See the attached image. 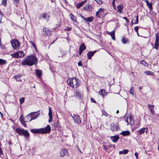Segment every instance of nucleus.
Wrapping results in <instances>:
<instances>
[{"label": "nucleus", "mask_w": 159, "mask_h": 159, "mask_svg": "<svg viewBox=\"0 0 159 159\" xmlns=\"http://www.w3.org/2000/svg\"><path fill=\"white\" fill-rule=\"evenodd\" d=\"M20 122L22 124H23V123H25V120L24 119V120L23 118L22 117V116H20Z\"/></svg>", "instance_id": "ea45409f"}, {"label": "nucleus", "mask_w": 159, "mask_h": 159, "mask_svg": "<svg viewBox=\"0 0 159 159\" xmlns=\"http://www.w3.org/2000/svg\"><path fill=\"white\" fill-rule=\"evenodd\" d=\"M48 116L49 117L48 122H51L52 121V115L51 109L50 108H49V109Z\"/></svg>", "instance_id": "2eb2a0df"}, {"label": "nucleus", "mask_w": 159, "mask_h": 159, "mask_svg": "<svg viewBox=\"0 0 159 159\" xmlns=\"http://www.w3.org/2000/svg\"><path fill=\"white\" fill-rule=\"evenodd\" d=\"M99 94L102 96V97L104 98V96L107 94V93H106L104 90L102 89L99 91Z\"/></svg>", "instance_id": "a878e982"}, {"label": "nucleus", "mask_w": 159, "mask_h": 159, "mask_svg": "<svg viewBox=\"0 0 159 159\" xmlns=\"http://www.w3.org/2000/svg\"><path fill=\"white\" fill-rule=\"evenodd\" d=\"M0 116H1V117H3V114H2L1 112L0 111Z\"/></svg>", "instance_id": "338daca9"}, {"label": "nucleus", "mask_w": 159, "mask_h": 159, "mask_svg": "<svg viewBox=\"0 0 159 159\" xmlns=\"http://www.w3.org/2000/svg\"><path fill=\"white\" fill-rule=\"evenodd\" d=\"M3 154V152L1 148H0V156Z\"/></svg>", "instance_id": "bf43d9fd"}, {"label": "nucleus", "mask_w": 159, "mask_h": 159, "mask_svg": "<svg viewBox=\"0 0 159 159\" xmlns=\"http://www.w3.org/2000/svg\"><path fill=\"white\" fill-rule=\"evenodd\" d=\"M134 155L137 159H138V153L137 152H136L135 153Z\"/></svg>", "instance_id": "6e6d98bb"}, {"label": "nucleus", "mask_w": 159, "mask_h": 159, "mask_svg": "<svg viewBox=\"0 0 159 159\" xmlns=\"http://www.w3.org/2000/svg\"><path fill=\"white\" fill-rule=\"evenodd\" d=\"M25 127H26V125H25V123H23V124H22Z\"/></svg>", "instance_id": "774afa93"}, {"label": "nucleus", "mask_w": 159, "mask_h": 159, "mask_svg": "<svg viewBox=\"0 0 159 159\" xmlns=\"http://www.w3.org/2000/svg\"><path fill=\"white\" fill-rule=\"evenodd\" d=\"M71 30V28L69 27H67L65 29V30H66L68 31H70Z\"/></svg>", "instance_id": "864d4df0"}, {"label": "nucleus", "mask_w": 159, "mask_h": 159, "mask_svg": "<svg viewBox=\"0 0 159 159\" xmlns=\"http://www.w3.org/2000/svg\"><path fill=\"white\" fill-rule=\"evenodd\" d=\"M70 16L71 18V19L74 21H75V22H77V19L76 17L73 15L72 14H71L70 15Z\"/></svg>", "instance_id": "c85d7f7f"}, {"label": "nucleus", "mask_w": 159, "mask_h": 159, "mask_svg": "<svg viewBox=\"0 0 159 159\" xmlns=\"http://www.w3.org/2000/svg\"><path fill=\"white\" fill-rule=\"evenodd\" d=\"M14 0V3H15V4H17L18 3V2H19V0Z\"/></svg>", "instance_id": "5fc2aeb1"}, {"label": "nucleus", "mask_w": 159, "mask_h": 159, "mask_svg": "<svg viewBox=\"0 0 159 159\" xmlns=\"http://www.w3.org/2000/svg\"><path fill=\"white\" fill-rule=\"evenodd\" d=\"M83 52V51L82 50H80L79 49V54L80 55H81V54H82Z\"/></svg>", "instance_id": "680f3d73"}, {"label": "nucleus", "mask_w": 159, "mask_h": 159, "mask_svg": "<svg viewBox=\"0 0 159 159\" xmlns=\"http://www.w3.org/2000/svg\"><path fill=\"white\" fill-rule=\"evenodd\" d=\"M95 1H96V2L98 3V4H102V2L101 1V0H98L97 1H96V0H94Z\"/></svg>", "instance_id": "09e8293b"}, {"label": "nucleus", "mask_w": 159, "mask_h": 159, "mask_svg": "<svg viewBox=\"0 0 159 159\" xmlns=\"http://www.w3.org/2000/svg\"><path fill=\"white\" fill-rule=\"evenodd\" d=\"M111 139L114 142H116L119 139V137L118 136H114L110 137Z\"/></svg>", "instance_id": "412c9836"}, {"label": "nucleus", "mask_w": 159, "mask_h": 159, "mask_svg": "<svg viewBox=\"0 0 159 159\" xmlns=\"http://www.w3.org/2000/svg\"><path fill=\"white\" fill-rule=\"evenodd\" d=\"M37 63V59L35 56L33 55L27 56L25 58L21 61V64L23 65L32 66L36 64Z\"/></svg>", "instance_id": "f257e3e1"}, {"label": "nucleus", "mask_w": 159, "mask_h": 159, "mask_svg": "<svg viewBox=\"0 0 159 159\" xmlns=\"http://www.w3.org/2000/svg\"><path fill=\"white\" fill-rule=\"evenodd\" d=\"M80 16H81V17L84 20H85V19L86 18H84L83 16L82 15H80Z\"/></svg>", "instance_id": "e2e57ef3"}, {"label": "nucleus", "mask_w": 159, "mask_h": 159, "mask_svg": "<svg viewBox=\"0 0 159 159\" xmlns=\"http://www.w3.org/2000/svg\"><path fill=\"white\" fill-rule=\"evenodd\" d=\"M25 54L23 51H19L11 54V56L13 57L18 58L23 57L25 56Z\"/></svg>", "instance_id": "39448f33"}, {"label": "nucleus", "mask_w": 159, "mask_h": 159, "mask_svg": "<svg viewBox=\"0 0 159 159\" xmlns=\"http://www.w3.org/2000/svg\"><path fill=\"white\" fill-rule=\"evenodd\" d=\"M145 73L146 75H149V71H145Z\"/></svg>", "instance_id": "0e129e2a"}, {"label": "nucleus", "mask_w": 159, "mask_h": 159, "mask_svg": "<svg viewBox=\"0 0 159 159\" xmlns=\"http://www.w3.org/2000/svg\"><path fill=\"white\" fill-rule=\"evenodd\" d=\"M119 129V125L118 123L113 124L111 127V129L113 131H116Z\"/></svg>", "instance_id": "f8f14e48"}, {"label": "nucleus", "mask_w": 159, "mask_h": 159, "mask_svg": "<svg viewBox=\"0 0 159 159\" xmlns=\"http://www.w3.org/2000/svg\"><path fill=\"white\" fill-rule=\"evenodd\" d=\"M120 134L123 136L129 135L130 134V132L129 131H123L120 133Z\"/></svg>", "instance_id": "393cba45"}, {"label": "nucleus", "mask_w": 159, "mask_h": 159, "mask_svg": "<svg viewBox=\"0 0 159 159\" xmlns=\"http://www.w3.org/2000/svg\"><path fill=\"white\" fill-rule=\"evenodd\" d=\"M68 154V151L66 149H63L60 152V155L61 157H63L65 155H67Z\"/></svg>", "instance_id": "9d476101"}, {"label": "nucleus", "mask_w": 159, "mask_h": 159, "mask_svg": "<svg viewBox=\"0 0 159 159\" xmlns=\"http://www.w3.org/2000/svg\"><path fill=\"white\" fill-rule=\"evenodd\" d=\"M133 21H134V24H136L138 23L139 20H138V16H137L136 17H134L132 20Z\"/></svg>", "instance_id": "cd10ccee"}, {"label": "nucleus", "mask_w": 159, "mask_h": 159, "mask_svg": "<svg viewBox=\"0 0 159 159\" xmlns=\"http://www.w3.org/2000/svg\"><path fill=\"white\" fill-rule=\"evenodd\" d=\"M139 28V27L137 26H135L134 28V30L137 33H138Z\"/></svg>", "instance_id": "de8ad7c7"}, {"label": "nucleus", "mask_w": 159, "mask_h": 159, "mask_svg": "<svg viewBox=\"0 0 159 159\" xmlns=\"http://www.w3.org/2000/svg\"><path fill=\"white\" fill-rule=\"evenodd\" d=\"M93 18L92 16L86 18L85 21L86 22H91L93 20Z\"/></svg>", "instance_id": "473e14b6"}, {"label": "nucleus", "mask_w": 159, "mask_h": 159, "mask_svg": "<svg viewBox=\"0 0 159 159\" xmlns=\"http://www.w3.org/2000/svg\"><path fill=\"white\" fill-rule=\"evenodd\" d=\"M22 76V75L18 74L17 75H15L14 77V78L16 79V80L17 81H21V80L20 79V77Z\"/></svg>", "instance_id": "5701e85b"}, {"label": "nucleus", "mask_w": 159, "mask_h": 159, "mask_svg": "<svg viewBox=\"0 0 159 159\" xmlns=\"http://www.w3.org/2000/svg\"><path fill=\"white\" fill-rule=\"evenodd\" d=\"M6 63V61L5 60L0 59V65H4Z\"/></svg>", "instance_id": "c9c22d12"}, {"label": "nucleus", "mask_w": 159, "mask_h": 159, "mask_svg": "<svg viewBox=\"0 0 159 159\" xmlns=\"http://www.w3.org/2000/svg\"><path fill=\"white\" fill-rule=\"evenodd\" d=\"M154 75V74L153 72L150 71V75Z\"/></svg>", "instance_id": "69168bd1"}, {"label": "nucleus", "mask_w": 159, "mask_h": 159, "mask_svg": "<svg viewBox=\"0 0 159 159\" xmlns=\"http://www.w3.org/2000/svg\"><path fill=\"white\" fill-rule=\"evenodd\" d=\"M129 93L131 94L133 96L134 95V88L133 87H131L130 89Z\"/></svg>", "instance_id": "4c0bfd02"}, {"label": "nucleus", "mask_w": 159, "mask_h": 159, "mask_svg": "<svg viewBox=\"0 0 159 159\" xmlns=\"http://www.w3.org/2000/svg\"><path fill=\"white\" fill-rule=\"evenodd\" d=\"M102 9H103V10H100V11L99 12L100 15H102L103 12L104 11V9L103 8H102Z\"/></svg>", "instance_id": "603ef678"}, {"label": "nucleus", "mask_w": 159, "mask_h": 159, "mask_svg": "<svg viewBox=\"0 0 159 159\" xmlns=\"http://www.w3.org/2000/svg\"><path fill=\"white\" fill-rule=\"evenodd\" d=\"M86 2L87 0H84V1H83L78 3L76 6V8L77 9H79L80 7L82 6L84 3Z\"/></svg>", "instance_id": "dca6fc26"}, {"label": "nucleus", "mask_w": 159, "mask_h": 159, "mask_svg": "<svg viewBox=\"0 0 159 159\" xmlns=\"http://www.w3.org/2000/svg\"><path fill=\"white\" fill-rule=\"evenodd\" d=\"M91 101L94 103H96V102L95 101V100L93 98H91Z\"/></svg>", "instance_id": "13d9d810"}, {"label": "nucleus", "mask_w": 159, "mask_h": 159, "mask_svg": "<svg viewBox=\"0 0 159 159\" xmlns=\"http://www.w3.org/2000/svg\"><path fill=\"white\" fill-rule=\"evenodd\" d=\"M39 111L37 112H32L30 114H29L30 115V116H31V118L30 120H33L36 119L39 115V113H38Z\"/></svg>", "instance_id": "0eeeda50"}, {"label": "nucleus", "mask_w": 159, "mask_h": 159, "mask_svg": "<svg viewBox=\"0 0 159 159\" xmlns=\"http://www.w3.org/2000/svg\"><path fill=\"white\" fill-rule=\"evenodd\" d=\"M140 63L142 64H143L144 66H146V62L144 60H142V61H141L140 62Z\"/></svg>", "instance_id": "a18cd8bd"}, {"label": "nucleus", "mask_w": 159, "mask_h": 159, "mask_svg": "<svg viewBox=\"0 0 159 159\" xmlns=\"http://www.w3.org/2000/svg\"><path fill=\"white\" fill-rule=\"evenodd\" d=\"M35 72L38 78H39L41 77L42 75V72L41 70H35Z\"/></svg>", "instance_id": "6ab92c4d"}, {"label": "nucleus", "mask_w": 159, "mask_h": 159, "mask_svg": "<svg viewBox=\"0 0 159 159\" xmlns=\"http://www.w3.org/2000/svg\"><path fill=\"white\" fill-rule=\"evenodd\" d=\"M86 49V47L84 43H82L81 44L79 47V49L82 50L83 51L84 50Z\"/></svg>", "instance_id": "7c9ffc66"}, {"label": "nucleus", "mask_w": 159, "mask_h": 159, "mask_svg": "<svg viewBox=\"0 0 159 159\" xmlns=\"http://www.w3.org/2000/svg\"><path fill=\"white\" fill-rule=\"evenodd\" d=\"M51 130V127L49 125H48L44 128L40 129H31L30 131L34 134H45L49 133Z\"/></svg>", "instance_id": "f03ea898"}, {"label": "nucleus", "mask_w": 159, "mask_h": 159, "mask_svg": "<svg viewBox=\"0 0 159 159\" xmlns=\"http://www.w3.org/2000/svg\"><path fill=\"white\" fill-rule=\"evenodd\" d=\"M117 12H120V13H122V11L123 9V5L122 4H120L117 6Z\"/></svg>", "instance_id": "f3484780"}, {"label": "nucleus", "mask_w": 159, "mask_h": 159, "mask_svg": "<svg viewBox=\"0 0 159 159\" xmlns=\"http://www.w3.org/2000/svg\"><path fill=\"white\" fill-rule=\"evenodd\" d=\"M30 43H31V45L33 46L36 49V47L35 46V44L32 41H30Z\"/></svg>", "instance_id": "49530a36"}, {"label": "nucleus", "mask_w": 159, "mask_h": 159, "mask_svg": "<svg viewBox=\"0 0 159 159\" xmlns=\"http://www.w3.org/2000/svg\"><path fill=\"white\" fill-rule=\"evenodd\" d=\"M78 65L79 66H82V63L81 61H79L78 62Z\"/></svg>", "instance_id": "3c124183"}, {"label": "nucleus", "mask_w": 159, "mask_h": 159, "mask_svg": "<svg viewBox=\"0 0 159 159\" xmlns=\"http://www.w3.org/2000/svg\"><path fill=\"white\" fill-rule=\"evenodd\" d=\"M84 10L89 11H91L92 9V7L91 4H88L85 7H83Z\"/></svg>", "instance_id": "ddd939ff"}, {"label": "nucleus", "mask_w": 159, "mask_h": 159, "mask_svg": "<svg viewBox=\"0 0 159 159\" xmlns=\"http://www.w3.org/2000/svg\"><path fill=\"white\" fill-rule=\"evenodd\" d=\"M128 152H129L128 150L124 149L123 151H119V154H126L128 153Z\"/></svg>", "instance_id": "c756f323"}, {"label": "nucleus", "mask_w": 159, "mask_h": 159, "mask_svg": "<svg viewBox=\"0 0 159 159\" xmlns=\"http://www.w3.org/2000/svg\"><path fill=\"white\" fill-rule=\"evenodd\" d=\"M2 4L4 6H6L7 5V0H2Z\"/></svg>", "instance_id": "58836bf2"}, {"label": "nucleus", "mask_w": 159, "mask_h": 159, "mask_svg": "<svg viewBox=\"0 0 159 159\" xmlns=\"http://www.w3.org/2000/svg\"><path fill=\"white\" fill-rule=\"evenodd\" d=\"M145 131L146 133H147V132H148V128H141L138 131V132L139 134L141 135Z\"/></svg>", "instance_id": "4468645a"}, {"label": "nucleus", "mask_w": 159, "mask_h": 159, "mask_svg": "<svg viewBox=\"0 0 159 159\" xmlns=\"http://www.w3.org/2000/svg\"><path fill=\"white\" fill-rule=\"evenodd\" d=\"M0 48L2 49H4L5 48V46L2 43L0 44Z\"/></svg>", "instance_id": "c03bdc74"}, {"label": "nucleus", "mask_w": 159, "mask_h": 159, "mask_svg": "<svg viewBox=\"0 0 159 159\" xmlns=\"http://www.w3.org/2000/svg\"><path fill=\"white\" fill-rule=\"evenodd\" d=\"M122 42L123 43H126L127 39H126L124 37L122 38Z\"/></svg>", "instance_id": "79ce46f5"}, {"label": "nucleus", "mask_w": 159, "mask_h": 159, "mask_svg": "<svg viewBox=\"0 0 159 159\" xmlns=\"http://www.w3.org/2000/svg\"><path fill=\"white\" fill-rule=\"evenodd\" d=\"M103 10V9H102V8H100L98 10V11H97L96 13V16L97 17H100L101 16L100 15V14H99V12L100 11V10Z\"/></svg>", "instance_id": "e433bc0d"}, {"label": "nucleus", "mask_w": 159, "mask_h": 159, "mask_svg": "<svg viewBox=\"0 0 159 159\" xmlns=\"http://www.w3.org/2000/svg\"><path fill=\"white\" fill-rule=\"evenodd\" d=\"M150 110L151 113L153 115L154 114V105H150Z\"/></svg>", "instance_id": "2f4dec72"}, {"label": "nucleus", "mask_w": 159, "mask_h": 159, "mask_svg": "<svg viewBox=\"0 0 159 159\" xmlns=\"http://www.w3.org/2000/svg\"><path fill=\"white\" fill-rule=\"evenodd\" d=\"M25 98H20V104H22L24 102Z\"/></svg>", "instance_id": "a19ab883"}, {"label": "nucleus", "mask_w": 159, "mask_h": 159, "mask_svg": "<svg viewBox=\"0 0 159 159\" xmlns=\"http://www.w3.org/2000/svg\"><path fill=\"white\" fill-rule=\"evenodd\" d=\"M145 2H146L147 6L149 7V2L148 0H145Z\"/></svg>", "instance_id": "052dcab7"}, {"label": "nucleus", "mask_w": 159, "mask_h": 159, "mask_svg": "<svg viewBox=\"0 0 159 159\" xmlns=\"http://www.w3.org/2000/svg\"><path fill=\"white\" fill-rule=\"evenodd\" d=\"M123 18L126 20L127 22L128 23L129 22V19L126 17H123Z\"/></svg>", "instance_id": "8fccbe9b"}, {"label": "nucleus", "mask_w": 159, "mask_h": 159, "mask_svg": "<svg viewBox=\"0 0 159 159\" xmlns=\"http://www.w3.org/2000/svg\"><path fill=\"white\" fill-rule=\"evenodd\" d=\"M102 115L105 116L106 117L108 116H110L105 110H103L102 111Z\"/></svg>", "instance_id": "f704fd0d"}, {"label": "nucleus", "mask_w": 159, "mask_h": 159, "mask_svg": "<svg viewBox=\"0 0 159 159\" xmlns=\"http://www.w3.org/2000/svg\"><path fill=\"white\" fill-rule=\"evenodd\" d=\"M152 3L150 2L149 8H150V10L152 9Z\"/></svg>", "instance_id": "4d7b16f0"}, {"label": "nucleus", "mask_w": 159, "mask_h": 159, "mask_svg": "<svg viewBox=\"0 0 159 159\" xmlns=\"http://www.w3.org/2000/svg\"><path fill=\"white\" fill-rule=\"evenodd\" d=\"M74 96L78 98L81 99V95L80 93L79 92H75L74 93Z\"/></svg>", "instance_id": "aec40b11"}, {"label": "nucleus", "mask_w": 159, "mask_h": 159, "mask_svg": "<svg viewBox=\"0 0 159 159\" xmlns=\"http://www.w3.org/2000/svg\"><path fill=\"white\" fill-rule=\"evenodd\" d=\"M73 118L75 122L77 124H80L81 121L80 119V116L77 115H74L73 116H71Z\"/></svg>", "instance_id": "1a4fd4ad"}, {"label": "nucleus", "mask_w": 159, "mask_h": 159, "mask_svg": "<svg viewBox=\"0 0 159 159\" xmlns=\"http://www.w3.org/2000/svg\"><path fill=\"white\" fill-rule=\"evenodd\" d=\"M115 0H113L112 2V5L114 9H116V5L115 4Z\"/></svg>", "instance_id": "37998d69"}, {"label": "nucleus", "mask_w": 159, "mask_h": 159, "mask_svg": "<svg viewBox=\"0 0 159 159\" xmlns=\"http://www.w3.org/2000/svg\"><path fill=\"white\" fill-rule=\"evenodd\" d=\"M129 119L130 122V124L131 125H133L134 124V120L132 118V117L131 116H130L129 117Z\"/></svg>", "instance_id": "72a5a7b5"}, {"label": "nucleus", "mask_w": 159, "mask_h": 159, "mask_svg": "<svg viewBox=\"0 0 159 159\" xmlns=\"http://www.w3.org/2000/svg\"><path fill=\"white\" fill-rule=\"evenodd\" d=\"M43 32L45 36H48L50 34V31L45 28H43Z\"/></svg>", "instance_id": "a211bd4d"}, {"label": "nucleus", "mask_w": 159, "mask_h": 159, "mask_svg": "<svg viewBox=\"0 0 159 159\" xmlns=\"http://www.w3.org/2000/svg\"><path fill=\"white\" fill-rule=\"evenodd\" d=\"M41 17L39 18L40 19H41V17H42V18L43 19H48L47 17H48V18L49 17V16H48L47 13H42L41 15Z\"/></svg>", "instance_id": "b1692460"}, {"label": "nucleus", "mask_w": 159, "mask_h": 159, "mask_svg": "<svg viewBox=\"0 0 159 159\" xmlns=\"http://www.w3.org/2000/svg\"><path fill=\"white\" fill-rule=\"evenodd\" d=\"M16 132L20 135H23L27 140L29 141L30 135L27 130H25L23 129L16 128Z\"/></svg>", "instance_id": "7ed1b4c3"}, {"label": "nucleus", "mask_w": 159, "mask_h": 159, "mask_svg": "<svg viewBox=\"0 0 159 159\" xmlns=\"http://www.w3.org/2000/svg\"><path fill=\"white\" fill-rule=\"evenodd\" d=\"M97 51V50H95L93 51H89L88 53L87 57L89 59H91L92 57H93L94 54Z\"/></svg>", "instance_id": "9b49d317"}, {"label": "nucleus", "mask_w": 159, "mask_h": 159, "mask_svg": "<svg viewBox=\"0 0 159 159\" xmlns=\"http://www.w3.org/2000/svg\"><path fill=\"white\" fill-rule=\"evenodd\" d=\"M31 118V116L29 114L26 116L25 117V122H30L32 120H30Z\"/></svg>", "instance_id": "bb28decb"}, {"label": "nucleus", "mask_w": 159, "mask_h": 159, "mask_svg": "<svg viewBox=\"0 0 159 159\" xmlns=\"http://www.w3.org/2000/svg\"><path fill=\"white\" fill-rule=\"evenodd\" d=\"M115 30H113L111 32H110L107 33L109 34L111 36V38L112 39H113L114 40H115Z\"/></svg>", "instance_id": "4be33fe9"}, {"label": "nucleus", "mask_w": 159, "mask_h": 159, "mask_svg": "<svg viewBox=\"0 0 159 159\" xmlns=\"http://www.w3.org/2000/svg\"><path fill=\"white\" fill-rule=\"evenodd\" d=\"M67 83L69 85L73 88H76L79 86L80 84L78 80L75 77L68 79Z\"/></svg>", "instance_id": "20e7f679"}, {"label": "nucleus", "mask_w": 159, "mask_h": 159, "mask_svg": "<svg viewBox=\"0 0 159 159\" xmlns=\"http://www.w3.org/2000/svg\"><path fill=\"white\" fill-rule=\"evenodd\" d=\"M12 46L14 49H17L20 47V43L17 39H13L11 41Z\"/></svg>", "instance_id": "423d86ee"}, {"label": "nucleus", "mask_w": 159, "mask_h": 159, "mask_svg": "<svg viewBox=\"0 0 159 159\" xmlns=\"http://www.w3.org/2000/svg\"><path fill=\"white\" fill-rule=\"evenodd\" d=\"M159 46V34L158 33L156 34V39L155 43L154 44V46L153 47V48H155L156 50H157L158 46Z\"/></svg>", "instance_id": "6e6552de"}]
</instances>
